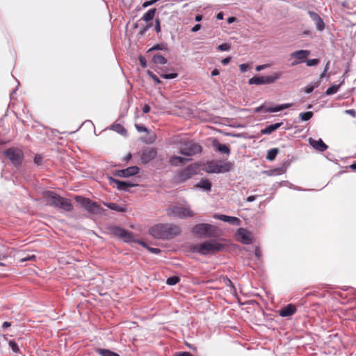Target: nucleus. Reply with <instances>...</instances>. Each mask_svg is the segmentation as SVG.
<instances>
[{
	"instance_id": "obj_29",
	"label": "nucleus",
	"mask_w": 356,
	"mask_h": 356,
	"mask_svg": "<svg viewBox=\"0 0 356 356\" xmlns=\"http://www.w3.org/2000/svg\"><path fill=\"white\" fill-rule=\"evenodd\" d=\"M96 351L102 356H120L118 353L108 349L98 348Z\"/></svg>"
},
{
	"instance_id": "obj_63",
	"label": "nucleus",
	"mask_w": 356,
	"mask_h": 356,
	"mask_svg": "<svg viewBox=\"0 0 356 356\" xmlns=\"http://www.w3.org/2000/svg\"><path fill=\"white\" fill-rule=\"evenodd\" d=\"M224 14L222 12H220L217 14L216 18L219 20H221L223 19Z\"/></svg>"
},
{
	"instance_id": "obj_30",
	"label": "nucleus",
	"mask_w": 356,
	"mask_h": 356,
	"mask_svg": "<svg viewBox=\"0 0 356 356\" xmlns=\"http://www.w3.org/2000/svg\"><path fill=\"white\" fill-rule=\"evenodd\" d=\"M9 346L13 351V353H16V356H20L22 355V353L20 352L19 347L18 344L13 340H11L8 343Z\"/></svg>"
},
{
	"instance_id": "obj_7",
	"label": "nucleus",
	"mask_w": 356,
	"mask_h": 356,
	"mask_svg": "<svg viewBox=\"0 0 356 356\" xmlns=\"http://www.w3.org/2000/svg\"><path fill=\"white\" fill-rule=\"evenodd\" d=\"M202 151V146L193 141H187L179 147V153L186 156L200 154Z\"/></svg>"
},
{
	"instance_id": "obj_44",
	"label": "nucleus",
	"mask_w": 356,
	"mask_h": 356,
	"mask_svg": "<svg viewBox=\"0 0 356 356\" xmlns=\"http://www.w3.org/2000/svg\"><path fill=\"white\" fill-rule=\"evenodd\" d=\"M152 26V24H147L140 28L139 31V34L140 35H143Z\"/></svg>"
},
{
	"instance_id": "obj_43",
	"label": "nucleus",
	"mask_w": 356,
	"mask_h": 356,
	"mask_svg": "<svg viewBox=\"0 0 356 356\" xmlns=\"http://www.w3.org/2000/svg\"><path fill=\"white\" fill-rule=\"evenodd\" d=\"M217 49L221 51H228L230 49V44L228 43H222L218 45Z\"/></svg>"
},
{
	"instance_id": "obj_31",
	"label": "nucleus",
	"mask_w": 356,
	"mask_h": 356,
	"mask_svg": "<svg viewBox=\"0 0 356 356\" xmlns=\"http://www.w3.org/2000/svg\"><path fill=\"white\" fill-rule=\"evenodd\" d=\"M277 148H273L268 152L266 159L269 161H273L278 154Z\"/></svg>"
},
{
	"instance_id": "obj_6",
	"label": "nucleus",
	"mask_w": 356,
	"mask_h": 356,
	"mask_svg": "<svg viewBox=\"0 0 356 356\" xmlns=\"http://www.w3.org/2000/svg\"><path fill=\"white\" fill-rule=\"evenodd\" d=\"M216 227L207 223L197 224L193 228V232L201 237H211L215 235Z\"/></svg>"
},
{
	"instance_id": "obj_47",
	"label": "nucleus",
	"mask_w": 356,
	"mask_h": 356,
	"mask_svg": "<svg viewBox=\"0 0 356 356\" xmlns=\"http://www.w3.org/2000/svg\"><path fill=\"white\" fill-rule=\"evenodd\" d=\"M147 73H148L149 76L154 81L155 83H161L160 79L153 72L148 71Z\"/></svg>"
},
{
	"instance_id": "obj_61",
	"label": "nucleus",
	"mask_w": 356,
	"mask_h": 356,
	"mask_svg": "<svg viewBox=\"0 0 356 356\" xmlns=\"http://www.w3.org/2000/svg\"><path fill=\"white\" fill-rule=\"evenodd\" d=\"M266 108H265V106L264 105H262V106H260L256 108H255V111L256 112H261V111H265Z\"/></svg>"
},
{
	"instance_id": "obj_42",
	"label": "nucleus",
	"mask_w": 356,
	"mask_h": 356,
	"mask_svg": "<svg viewBox=\"0 0 356 356\" xmlns=\"http://www.w3.org/2000/svg\"><path fill=\"white\" fill-rule=\"evenodd\" d=\"M280 111H282V110H281L280 105H277L275 106L268 107L265 109V112H267V113L278 112Z\"/></svg>"
},
{
	"instance_id": "obj_35",
	"label": "nucleus",
	"mask_w": 356,
	"mask_h": 356,
	"mask_svg": "<svg viewBox=\"0 0 356 356\" xmlns=\"http://www.w3.org/2000/svg\"><path fill=\"white\" fill-rule=\"evenodd\" d=\"M313 116V113L312 111H307L301 113L299 115V117L302 121H307L309 120Z\"/></svg>"
},
{
	"instance_id": "obj_36",
	"label": "nucleus",
	"mask_w": 356,
	"mask_h": 356,
	"mask_svg": "<svg viewBox=\"0 0 356 356\" xmlns=\"http://www.w3.org/2000/svg\"><path fill=\"white\" fill-rule=\"evenodd\" d=\"M111 129H113V131H115L119 134H122L126 133V129L124 128L123 126H122L120 124H115L112 125Z\"/></svg>"
},
{
	"instance_id": "obj_32",
	"label": "nucleus",
	"mask_w": 356,
	"mask_h": 356,
	"mask_svg": "<svg viewBox=\"0 0 356 356\" xmlns=\"http://www.w3.org/2000/svg\"><path fill=\"white\" fill-rule=\"evenodd\" d=\"M35 259V255L33 253H28L25 256H21L19 257V261L21 263H24L27 261H32Z\"/></svg>"
},
{
	"instance_id": "obj_56",
	"label": "nucleus",
	"mask_w": 356,
	"mask_h": 356,
	"mask_svg": "<svg viewBox=\"0 0 356 356\" xmlns=\"http://www.w3.org/2000/svg\"><path fill=\"white\" fill-rule=\"evenodd\" d=\"M201 29V25L199 24H195L191 29L193 32H197Z\"/></svg>"
},
{
	"instance_id": "obj_8",
	"label": "nucleus",
	"mask_w": 356,
	"mask_h": 356,
	"mask_svg": "<svg viewBox=\"0 0 356 356\" xmlns=\"http://www.w3.org/2000/svg\"><path fill=\"white\" fill-rule=\"evenodd\" d=\"M280 76V72H274L269 76H254L248 80V83L250 85L271 84L279 79Z\"/></svg>"
},
{
	"instance_id": "obj_33",
	"label": "nucleus",
	"mask_w": 356,
	"mask_h": 356,
	"mask_svg": "<svg viewBox=\"0 0 356 356\" xmlns=\"http://www.w3.org/2000/svg\"><path fill=\"white\" fill-rule=\"evenodd\" d=\"M340 86L341 84H339V85H332V86L329 87L326 92H325V94L327 95H333V94H335L336 92H338L339 88H340Z\"/></svg>"
},
{
	"instance_id": "obj_62",
	"label": "nucleus",
	"mask_w": 356,
	"mask_h": 356,
	"mask_svg": "<svg viewBox=\"0 0 356 356\" xmlns=\"http://www.w3.org/2000/svg\"><path fill=\"white\" fill-rule=\"evenodd\" d=\"M10 326H11V323H10V322H7V321L4 322V323H3V325H2V327H3V329L8 328V327H9Z\"/></svg>"
},
{
	"instance_id": "obj_23",
	"label": "nucleus",
	"mask_w": 356,
	"mask_h": 356,
	"mask_svg": "<svg viewBox=\"0 0 356 356\" xmlns=\"http://www.w3.org/2000/svg\"><path fill=\"white\" fill-rule=\"evenodd\" d=\"M282 125V122H277L275 124H270L266 128L261 129V133L263 134H270L272 132L279 129Z\"/></svg>"
},
{
	"instance_id": "obj_39",
	"label": "nucleus",
	"mask_w": 356,
	"mask_h": 356,
	"mask_svg": "<svg viewBox=\"0 0 356 356\" xmlns=\"http://www.w3.org/2000/svg\"><path fill=\"white\" fill-rule=\"evenodd\" d=\"M161 77L165 79H172L177 77L178 74L177 73H170V74H160Z\"/></svg>"
},
{
	"instance_id": "obj_41",
	"label": "nucleus",
	"mask_w": 356,
	"mask_h": 356,
	"mask_svg": "<svg viewBox=\"0 0 356 356\" xmlns=\"http://www.w3.org/2000/svg\"><path fill=\"white\" fill-rule=\"evenodd\" d=\"M140 243L143 245L144 247L147 248L149 252L154 254H159L161 252V250L159 248H151L149 246H147V245L144 242H140Z\"/></svg>"
},
{
	"instance_id": "obj_3",
	"label": "nucleus",
	"mask_w": 356,
	"mask_h": 356,
	"mask_svg": "<svg viewBox=\"0 0 356 356\" xmlns=\"http://www.w3.org/2000/svg\"><path fill=\"white\" fill-rule=\"evenodd\" d=\"M167 213L170 216L177 217L180 219L193 217L195 214L187 204L172 206L168 209Z\"/></svg>"
},
{
	"instance_id": "obj_46",
	"label": "nucleus",
	"mask_w": 356,
	"mask_h": 356,
	"mask_svg": "<svg viewBox=\"0 0 356 356\" xmlns=\"http://www.w3.org/2000/svg\"><path fill=\"white\" fill-rule=\"evenodd\" d=\"M239 69L241 72H246L250 69V65L246 63H243L239 65Z\"/></svg>"
},
{
	"instance_id": "obj_16",
	"label": "nucleus",
	"mask_w": 356,
	"mask_h": 356,
	"mask_svg": "<svg viewBox=\"0 0 356 356\" xmlns=\"http://www.w3.org/2000/svg\"><path fill=\"white\" fill-rule=\"evenodd\" d=\"M213 218L220 220L223 222H229L232 225H239L241 222V220L238 218L229 216L224 214H215Z\"/></svg>"
},
{
	"instance_id": "obj_26",
	"label": "nucleus",
	"mask_w": 356,
	"mask_h": 356,
	"mask_svg": "<svg viewBox=\"0 0 356 356\" xmlns=\"http://www.w3.org/2000/svg\"><path fill=\"white\" fill-rule=\"evenodd\" d=\"M156 10V8L149 9L143 15L140 19L147 22L151 21L154 17Z\"/></svg>"
},
{
	"instance_id": "obj_53",
	"label": "nucleus",
	"mask_w": 356,
	"mask_h": 356,
	"mask_svg": "<svg viewBox=\"0 0 356 356\" xmlns=\"http://www.w3.org/2000/svg\"><path fill=\"white\" fill-rule=\"evenodd\" d=\"M175 356H193V355L189 352H179L177 353Z\"/></svg>"
},
{
	"instance_id": "obj_58",
	"label": "nucleus",
	"mask_w": 356,
	"mask_h": 356,
	"mask_svg": "<svg viewBox=\"0 0 356 356\" xmlns=\"http://www.w3.org/2000/svg\"><path fill=\"white\" fill-rule=\"evenodd\" d=\"M267 67H268V65H257V66L256 67V70H257V72H259V71H261V70H264V69H266Z\"/></svg>"
},
{
	"instance_id": "obj_38",
	"label": "nucleus",
	"mask_w": 356,
	"mask_h": 356,
	"mask_svg": "<svg viewBox=\"0 0 356 356\" xmlns=\"http://www.w3.org/2000/svg\"><path fill=\"white\" fill-rule=\"evenodd\" d=\"M180 281V279L179 277L177 276H172L170 277L166 280V284L170 286H173L177 284Z\"/></svg>"
},
{
	"instance_id": "obj_24",
	"label": "nucleus",
	"mask_w": 356,
	"mask_h": 356,
	"mask_svg": "<svg viewBox=\"0 0 356 356\" xmlns=\"http://www.w3.org/2000/svg\"><path fill=\"white\" fill-rule=\"evenodd\" d=\"M104 205L106 207H107L108 209H110L111 210H113V211H118V212H122V213L126 211V208L125 207H122L120 205H118L116 203H113V202L106 203V202H104Z\"/></svg>"
},
{
	"instance_id": "obj_15",
	"label": "nucleus",
	"mask_w": 356,
	"mask_h": 356,
	"mask_svg": "<svg viewBox=\"0 0 356 356\" xmlns=\"http://www.w3.org/2000/svg\"><path fill=\"white\" fill-rule=\"evenodd\" d=\"M308 14L312 21L314 22L316 29L322 31L325 29V23L322 18L315 12L309 11Z\"/></svg>"
},
{
	"instance_id": "obj_11",
	"label": "nucleus",
	"mask_w": 356,
	"mask_h": 356,
	"mask_svg": "<svg viewBox=\"0 0 356 356\" xmlns=\"http://www.w3.org/2000/svg\"><path fill=\"white\" fill-rule=\"evenodd\" d=\"M310 55L309 50H297L290 54L291 59H293L291 63V66H296L301 63H303L305 59Z\"/></svg>"
},
{
	"instance_id": "obj_48",
	"label": "nucleus",
	"mask_w": 356,
	"mask_h": 356,
	"mask_svg": "<svg viewBox=\"0 0 356 356\" xmlns=\"http://www.w3.org/2000/svg\"><path fill=\"white\" fill-rule=\"evenodd\" d=\"M42 157L40 154H36L34 157V162L37 165H40L42 163Z\"/></svg>"
},
{
	"instance_id": "obj_25",
	"label": "nucleus",
	"mask_w": 356,
	"mask_h": 356,
	"mask_svg": "<svg viewBox=\"0 0 356 356\" xmlns=\"http://www.w3.org/2000/svg\"><path fill=\"white\" fill-rule=\"evenodd\" d=\"M196 187L202 188L205 191H210L211 189V184L207 179H202L198 184H196Z\"/></svg>"
},
{
	"instance_id": "obj_22",
	"label": "nucleus",
	"mask_w": 356,
	"mask_h": 356,
	"mask_svg": "<svg viewBox=\"0 0 356 356\" xmlns=\"http://www.w3.org/2000/svg\"><path fill=\"white\" fill-rule=\"evenodd\" d=\"M156 156V151L154 149H152L145 152L143 154L142 159L143 162L147 163L149 161L154 159Z\"/></svg>"
},
{
	"instance_id": "obj_49",
	"label": "nucleus",
	"mask_w": 356,
	"mask_h": 356,
	"mask_svg": "<svg viewBox=\"0 0 356 356\" xmlns=\"http://www.w3.org/2000/svg\"><path fill=\"white\" fill-rule=\"evenodd\" d=\"M155 31L156 33L161 32L160 20L158 18L155 19Z\"/></svg>"
},
{
	"instance_id": "obj_52",
	"label": "nucleus",
	"mask_w": 356,
	"mask_h": 356,
	"mask_svg": "<svg viewBox=\"0 0 356 356\" xmlns=\"http://www.w3.org/2000/svg\"><path fill=\"white\" fill-rule=\"evenodd\" d=\"M344 113L351 115L353 118L356 117V111L354 109L345 110Z\"/></svg>"
},
{
	"instance_id": "obj_19",
	"label": "nucleus",
	"mask_w": 356,
	"mask_h": 356,
	"mask_svg": "<svg viewBox=\"0 0 356 356\" xmlns=\"http://www.w3.org/2000/svg\"><path fill=\"white\" fill-rule=\"evenodd\" d=\"M296 310V307L294 305L289 304L282 307L280 310L279 314L282 317H289L294 314Z\"/></svg>"
},
{
	"instance_id": "obj_21",
	"label": "nucleus",
	"mask_w": 356,
	"mask_h": 356,
	"mask_svg": "<svg viewBox=\"0 0 356 356\" xmlns=\"http://www.w3.org/2000/svg\"><path fill=\"white\" fill-rule=\"evenodd\" d=\"M191 159L184 157L173 156L170 157L169 163L173 166H181L186 164V163L189 161Z\"/></svg>"
},
{
	"instance_id": "obj_17",
	"label": "nucleus",
	"mask_w": 356,
	"mask_h": 356,
	"mask_svg": "<svg viewBox=\"0 0 356 356\" xmlns=\"http://www.w3.org/2000/svg\"><path fill=\"white\" fill-rule=\"evenodd\" d=\"M111 182L115 183L116 188L118 190L121 191H127L128 188L134 187L136 186V184L130 182V181H120L116 179L110 178Z\"/></svg>"
},
{
	"instance_id": "obj_40",
	"label": "nucleus",
	"mask_w": 356,
	"mask_h": 356,
	"mask_svg": "<svg viewBox=\"0 0 356 356\" xmlns=\"http://www.w3.org/2000/svg\"><path fill=\"white\" fill-rule=\"evenodd\" d=\"M307 66L312 67V66H316L320 63V60L316 58L314 59H309L305 61Z\"/></svg>"
},
{
	"instance_id": "obj_5",
	"label": "nucleus",
	"mask_w": 356,
	"mask_h": 356,
	"mask_svg": "<svg viewBox=\"0 0 356 356\" xmlns=\"http://www.w3.org/2000/svg\"><path fill=\"white\" fill-rule=\"evenodd\" d=\"M74 200L90 213L99 214L103 211L101 207L96 202H92L89 198L76 195L75 196Z\"/></svg>"
},
{
	"instance_id": "obj_45",
	"label": "nucleus",
	"mask_w": 356,
	"mask_h": 356,
	"mask_svg": "<svg viewBox=\"0 0 356 356\" xmlns=\"http://www.w3.org/2000/svg\"><path fill=\"white\" fill-rule=\"evenodd\" d=\"M135 127L138 132H148V129L143 125L136 124Z\"/></svg>"
},
{
	"instance_id": "obj_54",
	"label": "nucleus",
	"mask_w": 356,
	"mask_h": 356,
	"mask_svg": "<svg viewBox=\"0 0 356 356\" xmlns=\"http://www.w3.org/2000/svg\"><path fill=\"white\" fill-rule=\"evenodd\" d=\"M139 61H140V65L143 67H147L146 60H145V58L143 56H140L139 57Z\"/></svg>"
},
{
	"instance_id": "obj_10",
	"label": "nucleus",
	"mask_w": 356,
	"mask_h": 356,
	"mask_svg": "<svg viewBox=\"0 0 356 356\" xmlns=\"http://www.w3.org/2000/svg\"><path fill=\"white\" fill-rule=\"evenodd\" d=\"M232 166L230 162L218 161L211 163L209 165V171L213 173H224L229 172Z\"/></svg>"
},
{
	"instance_id": "obj_14",
	"label": "nucleus",
	"mask_w": 356,
	"mask_h": 356,
	"mask_svg": "<svg viewBox=\"0 0 356 356\" xmlns=\"http://www.w3.org/2000/svg\"><path fill=\"white\" fill-rule=\"evenodd\" d=\"M139 168L137 166L128 167L126 169L117 170L115 175L120 177H129L137 175L139 172Z\"/></svg>"
},
{
	"instance_id": "obj_55",
	"label": "nucleus",
	"mask_w": 356,
	"mask_h": 356,
	"mask_svg": "<svg viewBox=\"0 0 356 356\" xmlns=\"http://www.w3.org/2000/svg\"><path fill=\"white\" fill-rule=\"evenodd\" d=\"M280 106L281 110L282 111L284 109L290 108L292 106V104L287 103V104H280Z\"/></svg>"
},
{
	"instance_id": "obj_9",
	"label": "nucleus",
	"mask_w": 356,
	"mask_h": 356,
	"mask_svg": "<svg viewBox=\"0 0 356 356\" xmlns=\"http://www.w3.org/2000/svg\"><path fill=\"white\" fill-rule=\"evenodd\" d=\"M3 154L15 165H19L21 164L23 159V153L20 149L9 148L3 152Z\"/></svg>"
},
{
	"instance_id": "obj_18",
	"label": "nucleus",
	"mask_w": 356,
	"mask_h": 356,
	"mask_svg": "<svg viewBox=\"0 0 356 356\" xmlns=\"http://www.w3.org/2000/svg\"><path fill=\"white\" fill-rule=\"evenodd\" d=\"M309 143L312 147L320 152H324L327 149V145L321 139L309 138Z\"/></svg>"
},
{
	"instance_id": "obj_12",
	"label": "nucleus",
	"mask_w": 356,
	"mask_h": 356,
	"mask_svg": "<svg viewBox=\"0 0 356 356\" xmlns=\"http://www.w3.org/2000/svg\"><path fill=\"white\" fill-rule=\"evenodd\" d=\"M111 232L113 235L122 239L124 242L134 241V236L132 233L124 229L115 226L111 228Z\"/></svg>"
},
{
	"instance_id": "obj_60",
	"label": "nucleus",
	"mask_w": 356,
	"mask_h": 356,
	"mask_svg": "<svg viewBox=\"0 0 356 356\" xmlns=\"http://www.w3.org/2000/svg\"><path fill=\"white\" fill-rule=\"evenodd\" d=\"M256 197L257 196L256 195H251V196H249L248 198H247V202H253L256 200Z\"/></svg>"
},
{
	"instance_id": "obj_13",
	"label": "nucleus",
	"mask_w": 356,
	"mask_h": 356,
	"mask_svg": "<svg viewBox=\"0 0 356 356\" xmlns=\"http://www.w3.org/2000/svg\"><path fill=\"white\" fill-rule=\"evenodd\" d=\"M236 237L238 241L244 244H250L252 243V234L245 229H238L236 232Z\"/></svg>"
},
{
	"instance_id": "obj_64",
	"label": "nucleus",
	"mask_w": 356,
	"mask_h": 356,
	"mask_svg": "<svg viewBox=\"0 0 356 356\" xmlns=\"http://www.w3.org/2000/svg\"><path fill=\"white\" fill-rule=\"evenodd\" d=\"M236 21V18L234 17H230L227 19V23L228 24H232L234 22Z\"/></svg>"
},
{
	"instance_id": "obj_27",
	"label": "nucleus",
	"mask_w": 356,
	"mask_h": 356,
	"mask_svg": "<svg viewBox=\"0 0 356 356\" xmlns=\"http://www.w3.org/2000/svg\"><path fill=\"white\" fill-rule=\"evenodd\" d=\"M214 147L217 149L218 151L226 154H230V149L229 147L225 144H220L219 143H214Z\"/></svg>"
},
{
	"instance_id": "obj_28",
	"label": "nucleus",
	"mask_w": 356,
	"mask_h": 356,
	"mask_svg": "<svg viewBox=\"0 0 356 356\" xmlns=\"http://www.w3.org/2000/svg\"><path fill=\"white\" fill-rule=\"evenodd\" d=\"M152 61L157 65H165L167 63V59L162 55L156 54L153 56Z\"/></svg>"
},
{
	"instance_id": "obj_20",
	"label": "nucleus",
	"mask_w": 356,
	"mask_h": 356,
	"mask_svg": "<svg viewBox=\"0 0 356 356\" xmlns=\"http://www.w3.org/2000/svg\"><path fill=\"white\" fill-rule=\"evenodd\" d=\"M196 173V168L193 165L188 166L180 173V178L181 180L185 181L191 177L192 175Z\"/></svg>"
},
{
	"instance_id": "obj_37",
	"label": "nucleus",
	"mask_w": 356,
	"mask_h": 356,
	"mask_svg": "<svg viewBox=\"0 0 356 356\" xmlns=\"http://www.w3.org/2000/svg\"><path fill=\"white\" fill-rule=\"evenodd\" d=\"M318 86V82H315L314 83L309 84L305 87L304 91L306 93L309 94V93L312 92L313 90H314V88H317Z\"/></svg>"
},
{
	"instance_id": "obj_4",
	"label": "nucleus",
	"mask_w": 356,
	"mask_h": 356,
	"mask_svg": "<svg viewBox=\"0 0 356 356\" xmlns=\"http://www.w3.org/2000/svg\"><path fill=\"white\" fill-rule=\"evenodd\" d=\"M222 244L215 240L207 241L196 247V251L201 254L206 255L213 254L223 249Z\"/></svg>"
},
{
	"instance_id": "obj_2",
	"label": "nucleus",
	"mask_w": 356,
	"mask_h": 356,
	"mask_svg": "<svg viewBox=\"0 0 356 356\" xmlns=\"http://www.w3.org/2000/svg\"><path fill=\"white\" fill-rule=\"evenodd\" d=\"M43 198L47 204L64 211L70 212L73 210V205L69 199L61 197L51 191L43 193Z\"/></svg>"
},
{
	"instance_id": "obj_50",
	"label": "nucleus",
	"mask_w": 356,
	"mask_h": 356,
	"mask_svg": "<svg viewBox=\"0 0 356 356\" xmlns=\"http://www.w3.org/2000/svg\"><path fill=\"white\" fill-rule=\"evenodd\" d=\"M254 255L259 260L261 258V251L259 247H256L254 250Z\"/></svg>"
},
{
	"instance_id": "obj_1",
	"label": "nucleus",
	"mask_w": 356,
	"mask_h": 356,
	"mask_svg": "<svg viewBox=\"0 0 356 356\" xmlns=\"http://www.w3.org/2000/svg\"><path fill=\"white\" fill-rule=\"evenodd\" d=\"M180 227L172 224H158L152 226L149 233L155 238L170 239L179 235Z\"/></svg>"
},
{
	"instance_id": "obj_34",
	"label": "nucleus",
	"mask_w": 356,
	"mask_h": 356,
	"mask_svg": "<svg viewBox=\"0 0 356 356\" xmlns=\"http://www.w3.org/2000/svg\"><path fill=\"white\" fill-rule=\"evenodd\" d=\"M154 50L167 51L168 50L167 44L165 43L155 44L152 47H151L148 50V51H154Z\"/></svg>"
},
{
	"instance_id": "obj_57",
	"label": "nucleus",
	"mask_w": 356,
	"mask_h": 356,
	"mask_svg": "<svg viewBox=\"0 0 356 356\" xmlns=\"http://www.w3.org/2000/svg\"><path fill=\"white\" fill-rule=\"evenodd\" d=\"M231 60V58L230 57H227L225 58H223L221 61L222 64L224 65H227Z\"/></svg>"
},
{
	"instance_id": "obj_59",
	"label": "nucleus",
	"mask_w": 356,
	"mask_h": 356,
	"mask_svg": "<svg viewBox=\"0 0 356 356\" xmlns=\"http://www.w3.org/2000/svg\"><path fill=\"white\" fill-rule=\"evenodd\" d=\"M143 111L145 113H147L150 111V106L147 104H145L143 108Z\"/></svg>"
},
{
	"instance_id": "obj_51",
	"label": "nucleus",
	"mask_w": 356,
	"mask_h": 356,
	"mask_svg": "<svg viewBox=\"0 0 356 356\" xmlns=\"http://www.w3.org/2000/svg\"><path fill=\"white\" fill-rule=\"evenodd\" d=\"M159 0H151V1H145L143 3V6L144 8L148 7V6L156 3Z\"/></svg>"
}]
</instances>
